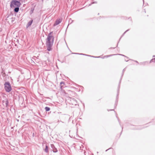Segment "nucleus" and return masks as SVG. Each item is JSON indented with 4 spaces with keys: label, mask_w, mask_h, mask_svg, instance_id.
I'll list each match as a JSON object with an SVG mask.
<instances>
[{
    "label": "nucleus",
    "mask_w": 155,
    "mask_h": 155,
    "mask_svg": "<svg viewBox=\"0 0 155 155\" xmlns=\"http://www.w3.org/2000/svg\"><path fill=\"white\" fill-rule=\"evenodd\" d=\"M52 32H50L48 35L46 40V45L47 48V50L50 51L51 50V47L54 42V37L51 35Z\"/></svg>",
    "instance_id": "1"
},
{
    "label": "nucleus",
    "mask_w": 155,
    "mask_h": 155,
    "mask_svg": "<svg viewBox=\"0 0 155 155\" xmlns=\"http://www.w3.org/2000/svg\"><path fill=\"white\" fill-rule=\"evenodd\" d=\"M21 5V4L19 1L12 0L11 2L10 6L11 8L20 7Z\"/></svg>",
    "instance_id": "2"
},
{
    "label": "nucleus",
    "mask_w": 155,
    "mask_h": 155,
    "mask_svg": "<svg viewBox=\"0 0 155 155\" xmlns=\"http://www.w3.org/2000/svg\"><path fill=\"white\" fill-rule=\"evenodd\" d=\"M5 89L7 92H9L12 90L11 85L9 82H6L4 84Z\"/></svg>",
    "instance_id": "3"
},
{
    "label": "nucleus",
    "mask_w": 155,
    "mask_h": 155,
    "mask_svg": "<svg viewBox=\"0 0 155 155\" xmlns=\"http://www.w3.org/2000/svg\"><path fill=\"white\" fill-rule=\"evenodd\" d=\"M74 105H76L77 104V101L74 98H71L70 103Z\"/></svg>",
    "instance_id": "4"
},
{
    "label": "nucleus",
    "mask_w": 155,
    "mask_h": 155,
    "mask_svg": "<svg viewBox=\"0 0 155 155\" xmlns=\"http://www.w3.org/2000/svg\"><path fill=\"white\" fill-rule=\"evenodd\" d=\"M62 21V20L60 19H58L56 20L55 23L54 24V26H56L59 24Z\"/></svg>",
    "instance_id": "5"
},
{
    "label": "nucleus",
    "mask_w": 155,
    "mask_h": 155,
    "mask_svg": "<svg viewBox=\"0 0 155 155\" xmlns=\"http://www.w3.org/2000/svg\"><path fill=\"white\" fill-rule=\"evenodd\" d=\"M51 147L52 148V149L54 152L56 153L58 152V150L56 148L53 144H51Z\"/></svg>",
    "instance_id": "6"
},
{
    "label": "nucleus",
    "mask_w": 155,
    "mask_h": 155,
    "mask_svg": "<svg viewBox=\"0 0 155 155\" xmlns=\"http://www.w3.org/2000/svg\"><path fill=\"white\" fill-rule=\"evenodd\" d=\"M3 103L4 104V105L6 107H7L8 105V100L6 101H3Z\"/></svg>",
    "instance_id": "7"
},
{
    "label": "nucleus",
    "mask_w": 155,
    "mask_h": 155,
    "mask_svg": "<svg viewBox=\"0 0 155 155\" xmlns=\"http://www.w3.org/2000/svg\"><path fill=\"white\" fill-rule=\"evenodd\" d=\"M60 88L61 90H63V88L64 87L63 86L65 85V83L63 82H61L60 83Z\"/></svg>",
    "instance_id": "8"
},
{
    "label": "nucleus",
    "mask_w": 155,
    "mask_h": 155,
    "mask_svg": "<svg viewBox=\"0 0 155 155\" xmlns=\"http://www.w3.org/2000/svg\"><path fill=\"white\" fill-rule=\"evenodd\" d=\"M33 20H31V21H29L27 25V28L29 26H30L32 23Z\"/></svg>",
    "instance_id": "9"
},
{
    "label": "nucleus",
    "mask_w": 155,
    "mask_h": 155,
    "mask_svg": "<svg viewBox=\"0 0 155 155\" xmlns=\"http://www.w3.org/2000/svg\"><path fill=\"white\" fill-rule=\"evenodd\" d=\"M19 7H15V8L14 9V11L16 12H18L19 10Z\"/></svg>",
    "instance_id": "10"
},
{
    "label": "nucleus",
    "mask_w": 155,
    "mask_h": 155,
    "mask_svg": "<svg viewBox=\"0 0 155 155\" xmlns=\"http://www.w3.org/2000/svg\"><path fill=\"white\" fill-rule=\"evenodd\" d=\"M48 146L46 145V147H45V152H46V153L48 152Z\"/></svg>",
    "instance_id": "11"
},
{
    "label": "nucleus",
    "mask_w": 155,
    "mask_h": 155,
    "mask_svg": "<svg viewBox=\"0 0 155 155\" xmlns=\"http://www.w3.org/2000/svg\"><path fill=\"white\" fill-rule=\"evenodd\" d=\"M45 110L47 111H49L50 110V108L49 107H45Z\"/></svg>",
    "instance_id": "12"
},
{
    "label": "nucleus",
    "mask_w": 155,
    "mask_h": 155,
    "mask_svg": "<svg viewBox=\"0 0 155 155\" xmlns=\"http://www.w3.org/2000/svg\"><path fill=\"white\" fill-rule=\"evenodd\" d=\"M155 62V58L152 59L150 61V62Z\"/></svg>",
    "instance_id": "13"
},
{
    "label": "nucleus",
    "mask_w": 155,
    "mask_h": 155,
    "mask_svg": "<svg viewBox=\"0 0 155 155\" xmlns=\"http://www.w3.org/2000/svg\"><path fill=\"white\" fill-rule=\"evenodd\" d=\"M2 75L3 76V77H4L5 76V73H2Z\"/></svg>",
    "instance_id": "14"
},
{
    "label": "nucleus",
    "mask_w": 155,
    "mask_h": 155,
    "mask_svg": "<svg viewBox=\"0 0 155 155\" xmlns=\"http://www.w3.org/2000/svg\"><path fill=\"white\" fill-rule=\"evenodd\" d=\"M129 30H126V31L124 33L123 35H124L127 31H128Z\"/></svg>",
    "instance_id": "15"
},
{
    "label": "nucleus",
    "mask_w": 155,
    "mask_h": 155,
    "mask_svg": "<svg viewBox=\"0 0 155 155\" xmlns=\"http://www.w3.org/2000/svg\"><path fill=\"white\" fill-rule=\"evenodd\" d=\"M96 3V2H93L92 3V4H94V3Z\"/></svg>",
    "instance_id": "16"
},
{
    "label": "nucleus",
    "mask_w": 155,
    "mask_h": 155,
    "mask_svg": "<svg viewBox=\"0 0 155 155\" xmlns=\"http://www.w3.org/2000/svg\"><path fill=\"white\" fill-rule=\"evenodd\" d=\"M110 148H109V149H107V150H106V151H107L108 150H109V149H110Z\"/></svg>",
    "instance_id": "17"
},
{
    "label": "nucleus",
    "mask_w": 155,
    "mask_h": 155,
    "mask_svg": "<svg viewBox=\"0 0 155 155\" xmlns=\"http://www.w3.org/2000/svg\"><path fill=\"white\" fill-rule=\"evenodd\" d=\"M119 55H120V54H119ZM121 55L123 56H125L124 55H122V54H121Z\"/></svg>",
    "instance_id": "18"
},
{
    "label": "nucleus",
    "mask_w": 155,
    "mask_h": 155,
    "mask_svg": "<svg viewBox=\"0 0 155 155\" xmlns=\"http://www.w3.org/2000/svg\"><path fill=\"white\" fill-rule=\"evenodd\" d=\"M153 57H155V55H153Z\"/></svg>",
    "instance_id": "19"
},
{
    "label": "nucleus",
    "mask_w": 155,
    "mask_h": 155,
    "mask_svg": "<svg viewBox=\"0 0 155 155\" xmlns=\"http://www.w3.org/2000/svg\"><path fill=\"white\" fill-rule=\"evenodd\" d=\"M135 62H137V63H138V62H137V61H135Z\"/></svg>",
    "instance_id": "20"
},
{
    "label": "nucleus",
    "mask_w": 155,
    "mask_h": 155,
    "mask_svg": "<svg viewBox=\"0 0 155 155\" xmlns=\"http://www.w3.org/2000/svg\"><path fill=\"white\" fill-rule=\"evenodd\" d=\"M124 70H123V71H124Z\"/></svg>",
    "instance_id": "21"
},
{
    "label": "nucleus",
    "mask_w": 155,
    "mask_h": 155,
    "mask_svg": "<svg viewBox=\"0 0 155 155\" xmlns=\"http://www.w3.org/2000/svg\"><path fill=\"white\" fill-rule=\"evenodd\" d=\"M42 1H43V0H42Z\"/></svg>",
    "instance_id": "22"
}]
</instances>
